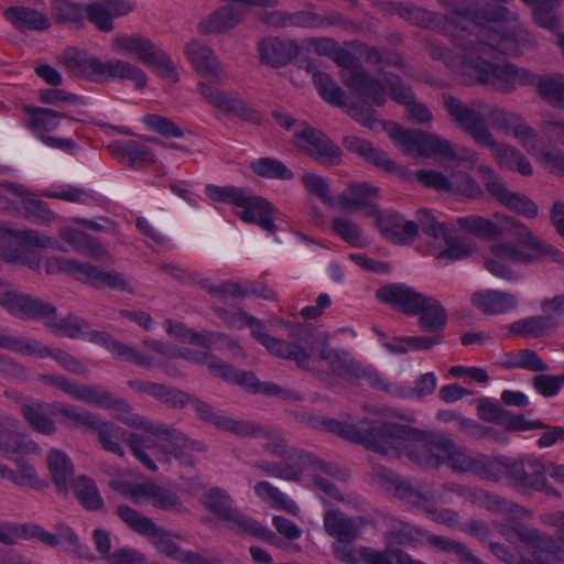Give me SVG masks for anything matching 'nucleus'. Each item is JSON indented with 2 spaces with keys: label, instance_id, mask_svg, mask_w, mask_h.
Masks as SVG:
<instances>
[{
  "label": "nucleus",
  "instance_id": "423d86ee",
  "mask_svg": "<svg viewBox=\"0 0 564 564\" xmlns=\"http://www.w3.org/2000/svg\"><path fill=\"white\" fill-rule=\"evenodd\" d=\"M43 382L63 391L70 398L95 405L105 410H112V416L122 423L139 430L147 431L154 436L160 435L161 430L149 423L143 416L133 412L131 405L113 395L110 391L89 384H78L63 377L46 375Z\"/></svg>",
  "mask_w": 564,
  "mask_h": 564
},
{
  "label": "nucleus",
  "instance_id": "7c9ffc66",
  "mask_svg": "<svg viewBox=\"0 0 564 564\" xmlns=\"http://www.w3.org/2000/svg\"><path fill=\"white\" fill-rule=\"evenodd\" d=\"M166 332L183 343L194 344L199 347L206 348L213 344L220 343L224 348H227L236 357H243L242 348L234 340L229 339L224 334L219 333H196L187 329L181 323L167 322Z\"/></svg>",
  "mask_w": 564,
  "mask_h": 564
},
{
  "label": "nucleus",
  "instance_id": "58836bf2",
  "mask_svg": "<svg viewBox=\"0 0 564 564\" xmlns=\"http://www.w3.org/2000/svg\"><path fill=\"white\" fill-rule=\"evenodd\" d=\"M132 10V6L123 0H108L101 3H94L88 7L89 20L100 30L108 32L112 30V19L124 15Z\"/></svg>",
  "mask_w": 564,
  "mask_h": 564
},
{
  "label": "nucleus",
  "instance_id": "37998d69",
  "mask_svg": "<svg viewBox=\"0 0 564 564\" xmlns=\"http://www.w3.org/2000/svg\"><path fill=\"white\" fill-rule=\"evenodd\" d=\"M534 86L540 95L550 104L556 107H564V77L558 74L538 76L535 75ZM558 126L557 137L564 142V124Z\"/></svg>",
  "mask_w": 564,
  "mask_h": 564
},
{
  "label": "nucleus",
  "instance_id": "f03ea898",
  "mask_svg": "<svg viewBox=\"0 0 564 564\" xmlns=\"http://www.w3.org/2000/svg\"><path fill=\"white\" fill-rule=\"evenodd\" d=\"M443 1L459 17L462 25L452 31L454 52L436 48L433 52L435 58L444 61L449 68L471 82L506 93L535 83V75L528 69L489 62L492 56L517 55L520 51L516 18H509L506 8L488 11L475 1Z\"/></svg>",
  "mask_w": 564,
  "mask_h": 564
},
{
  "label": "nucleus",
  "instance_id": "cd10ccee",
  "mask_svg": "<svg viewBox=\"0 0 564 564\" xmlns=\"http://www.w3.org/2000/svg\"><path fill=\"white\" fill-rule=\"evenodd\" d=\"M0 305L13 315L39 318L47 323L56 313L52 304L14 291L0 294Z\"/></svg>",
  "mask_w": 564,
  "mask_h": 564
},
{
  "label": "nucleus",
  "instance_id": "2f4dec72",
  "mask_svg": "<svg viewBox=\"0 0 564 564\" xmlns=\"http://www.w3.org/2000/svg\"><path fill=\"white\" fill-rule=\"evenodd\" d=\"M314 53L332 58L340 67L341 80L346 86L352 85V55L349 50L338 45L328 37H312L305 41Z\"/></svg>",
  "mask_w": 564,
  "mask_h": 564
},
{
  "label": "nucleus",
  "instance_id": "49530a36",
  "mask_svg": "<svg viewBox=\"0 0 564 564\" xmlns=\"http://www.w3.org/2000/svg\"><path fill=\"white\" fill-rule=\"evenodd\" d=\"M59 236L65 242L80 253L98 259L105 257L107 253L101 245L89 238L86 234L72 227L63 228Z\"/></svg>",
  "mask_w": 564,
  "mask_h": 564
},
{
  "label": "nucleus",
  "instance_id": "39448f33",
  "mask_svg": "<svg viewBox=\"0 0 564 564\" xmlns=\"http://www.w3.org/2000/svg\"><path fill=\"white\" fill-rule=\"evenodd\" d=\"M445 106L452 118L480 145L488 147L500 167L518 171L528 176L533 172L529 160L517 149L494 140L492 134L485 126L480 113L467 107L458 99L448 97Z\"/></svg>",
  "mask_w": 564,
  "mask_h": 564
},
{
  "label": "nucleus",
  "instance_id": "f257e3e1",
  "mask_svg": "<svg viewBox=\"0 0 564 564\" xmlns=\"http://www.w3.org/2000/svg\"><path fill=\"white\" fill-rule=\"evenodd\" d=\"M391 417L390 410L375 409L370 416L355 426V442L384 455L405 454L423 466L446 464L452 469L470 471L494 481L510 476L523 488L550 491L539 459L513 460L505 456L489 458L474 454L445 437L431 440L419 430L392 423Z\"/></svg>",
  "mask_w": 564,
  "mask_h": 564
},
{
  "label": "nucleus",
  "instance_id": "a19ab883",
  "mask_svg": "<svg viewBox=\"0 0 564 564\" xmlns=\"http://www.w3.org/2000/svg\"><path fill=\"white\" fill-rule=\"evenodd\" d=\"M47 468L58 491L67 492L74 474V466L66 453L52 449L47 454Z\"/></svg>",
  "mask_w": 564,
  "mask_h": 564
},
{
  "label": "nucleus",
  "instance_id": "e2e57ef3",
  "mask_svg": "<svg viewBox=\"0 0 564 564\" xmlns=\"http://www.w3.org/2000/svg\"><path fill=\"white\" fill-rule=\"evenodd\" d=\"M355 152H358L367 162L375 164L386 171H394L395 163L389 158L387 153L381 150L375 149L369 142L365 140H355Z\"/></svg>",
  "mask_w": 564,
  "mask_h": 564
},
{
  "label": "nucleus",
  "instance_id": "338daca9",
  "mask_svg": "<svg viewBox=\"0 0 564 564\" xmlns=\"http://www.w3.org/2000/svg\"><path fill=\"white\" fill-rule=\"evenodd\" d=\"M507 368H519L531 371H543L547 369L546 364L533 350H521L503 362Z\"/></svg>",
  "mask_w": 564,
  "mask_h": 564
},
{
  "label": "nucleus",
  "instance_id": "09e8293b",
  "mask_svg": "<svg viewBox=\"0 0 564 564\" xmlns=\"http://www.w3.org/2000/svg\"><path fill=\"white\" fill-rule=\"evenodd\" d=\"M556 327L550 314L519 319L510 325V332L521 336H542Z\"/></svg>",
  "mask_w": 564,
  "mask_h": 564
},
{
  "label": "nucleus",
  "instance_id": "4468645a",
  "mask_svg": "<svg viewBox=\"0 0 564 564\" xmlns=\"http://www.w3.org/2000/svg\"><path fill=\"white\" fill-rule=\"evenodd\" d=\"M0 236V258L11 263H19L29 267L32 270L40 269V256L35 251H18L11 248L13 243H24L36 248H52L63 250L59 242L50 237L40 235L32 229L13 230L6 226H1Z\"/></svg>",
  "mask_w": 564,
  "mask_h": 564
},
{
  "label": "nucleus",
  "instance_id": "c85d7f7f",
  "mask_svg": "<svg viewBox=\"0 0 564 564\" xmlns=\"http://www.w3.org/2000/svg\"><path fill=\"white\" fill-rule=\"evenodd\" d=\"M148 538L159 553L180 563L219 564V561L214 556H205L199 553L182 550L174 541L173 534L158 525L154 532L148 534Z\"/></svg>",
  "mask_w": 564,
  "mask_h": 564
},
{
  "label": "nucleus",
  "instance_id": "bf43d9fd",
  "mask_svg": "<svg viewBox=\"0 0 564 564\" xmlns=\"http://www.w3.org/2000/svg\"><path fill=\"white\" fill-rule=\"evenodd\" d=\"M145 65L170 84H176L180 80L177 69L171 56L160 46H158Z\"/></svg>",
  "mask_w": 564,
  "mask_h": 564
},
{
  "label": "nucleus",
  "instance_id": "c756f323",
  "mask_svg": "<svg viewBox=\"0 0 564 564\" xmlns=\"http://www.w3.org/2000/svg\"><path fill=\"white\" fill-rule=\"evenodd\" d=\"M424 295L404 283L388 284L377 291L380 301L410 316L419 314Z\"/></svg>",
  "mask_w": 564,
  "mask_h": 564
},
{
  "label": "nucleus",
  "instance_id": "aec40b11",
  "mask_svg": "<svg viewBox=\"0 0 564 564\" xmlns=\"http://www.w3.org/2000/svg\"><path fill=\"white\" fill-rule=\"evenodd\" d=\"M203 505L217 517L231 522L235 527L270 544L279 545L275 534L265 527L245 517L231 508L230 497L219 488L209 489L202 498Z\"/></svg>",
  "mask_w": 564,
  "mask_h": 564
},
{
  "label": "nucleus",
  "instance_id": "6e6552de",
  "mask_svg": "<svg viewBox=\"0 0 564 564\" xmlns=\"http://www.w3.org/2000/svg\"><path fill=\"white\" fill-rule=\"evenodd\" d=\"M144 344L158 356L170 359L182 358L193 364L204 365L215 376L237 383L250 392L268 395L283 394V390L279 386L271 382H261L252 372L239 371L206 351H194L189 348L171 349L154 340H145Z\"/></svg>",
  "mask_w": 564,
  "mask_h": 564
},
{
  "label": "nucleus",
  "instance_id": "dca6fc26",
  "mask_svg": "<svg viewBox=\"0 0 564 564\" xmlns=\"http://www.w3.org/2000/svg\"><path fill=\"white\" fill-rule=\"evenodd\" d=\"M420 215L422 231L427 237L431 252L438 260L440 264L460 260L475 250L474 245L469 241L454 240L449 235L448 228L444 224L436 221L430 212L422 210Z\"/></svg>",
  "mask_w": 564,
  "mask_h": 564
},
{
  "label": "nucleus",
  "instance_id": "e433bc0d",
  "mask_svg": "<svg viewBox=\"0 0 564 564\" xmlns=\"http://www.w3.org/2000/svg\"><path fill=\"white\" fill-rule=\"evenodd\" d=\"M248 13L245 6H224L199 22L198 30L203 34L220 33L240 23Z\"/></svg>",
  "mask_w": 564,
  "mask_h": 564
},
{
  "label": "nucleus",
  "instance_id": "5fc2aeb1",
  "mask_svg": "<svg viewBox=\"0 0 564 564\" xmlns=\"http://www.w3.org/2000/svg\"><path fill=\"white\" fill-rule=\"evenodd\" d=\"M312 79L319 96L326 102L337 107L344 106V93L328 74L314 70L312 74Z\"/></svg>",
  "mask_w": 564,
  "mask_h": 564
},
{
  "label": "nucleus",
  "instance_id": "bb28decb",
  "mask_svg": "<svg viewBox=\"0 0 564 564\" xmlns=\"http://www.w3.org/2000/svg\"><path fill=\"white\" fill-rule=\"evenodd\" d=\"M186 58L199 78L224 82L226 73L215 52L205 43L193 39L185 44Z\"/></svg>",
  "mask_w": 564,
  "mask_h": 564
},
{
  "label": "nucleus",
  "instance_id": "412c9836",
  "mask_svg": "<svg viewBox=\"0 0 564 564\" xmlns=\"http://www.w3.org/2000/svg\"><path fill=\"white\" fill-rule=\"evenodd\" d=\"M46 271L50 274L66 272L79 281L90 283L98 288L129 289L128 283L119 273L104 271L73 259L52 258L46 262Z\"/></svg>",
  "mask_w": 564,
  "mask_h": 564
},
{
  "label": "nucleus",
  "instance_id": "a18cd8bd",
  "mask_svg": "<svg viewBox=\"0 0 564 564\" xmlns=\"http://www.w3.org/2000/svg\"><path fill=\"white\" fill-rule=\"evenodd\" d=\"M6 18L20 30H45L48 28L46 17L33 9L14 7L6 10Z\"/></svg>",
  "mask_w": 564,
  "mask_h": 564
},
{
  "label": "nucleus",
  "instance_id": "4d7b16f0",
  "mask_svg": "<svg viewBox=\"0 0 564 564\" xmlns=\"http://www.w3.org/2000/svg\"><path fill=\"white\" fill-rule=\"evenodd\" d=\"M41 195L72 204H85L90 198L89 193L84 187L70 184H53L43 189Z\"/></svg>",
  "mask_w": 564,
  "mask_h": 564
},
{
  "label": "nucleus",
  "instance_id": "0eeeda50",
  "mask_svg": "<svg viewBox=\"0 0 564 564\" xmlns=\"http://www.w3.org/2000/svg\"><path fill=\"white\" fill-rule=\"evenodd\" d=\"M63 59L73 74L94 83H109L115 79L131 80L139 90L148 85L147 74L128 61L119 58L104 61L95 54L77 48L66 50Z\"/></svg>",
  "mask_w": 564,
  "mask_h": 564
},
{
  "label": "nucleus",
  "instance_id": "de8ad7c7",
  "mask_svg": "<svg viewBox=\"0 0 564 564\" xmlns=\"http://www.w3.org/2000/svg\"><path fill=\"white\" fill-rule=\"evenodd\" d=\"M0 440L9 448L8 452H0V456L18 460L20 455L34 453L39 446L25 435L15 431L4 429L0 431Z\"/></svg>",
  "mask_w": 564,
  "mask_h": 564
},
{
  "label": "nucleus",
  "instance_id": "79ce46f5",
  "mask_svg": "<svg viewBox=\"0 0 564 564\" xmlns=\"http://www.w3.org/2000/svg\"><path fill=\"white\" fill-rule=\"evenodd\" d=\"M224 82H214L212 78H200L197 84V91L200 97L215 108L236 111L241 106V100L227 95L218 88Z\"/></svg>",
  "mask_w": 564,
  "mask_h": 564
},
{
  "label": "nucleus",
  "instance_id": "0e129e2a",
  "mask_svg": "<svg viewBox=\"0 0 564 564\" xmlns=\"http://www.w3.org/2000/svg\"><path fill=\"white\" fill-rule=\"evenodd\" d=\"M118 514L122 521L141 535L148 536L150 532L156 530V524L150 518L130 507L119 506Z\"/></svg>",
  "mask_w": 564,
  "mask_h": 564
},
{
  "label": "nucleus",
  "instance_id": "69168bd1",
  "mask_svg": "<svg viewBox=\"0 0 564 564\" xmlns=\"http://www.w3.org/2000/svg\"><path fill=\"white\" fill-rule=\"evenodd\" d=\"M469 500L480 507L496 512H512L513 506L500 499L496 495H491L482 489H474L468 494Z\"/></svg>",
  "mask_w": 564,
  "mask_h": 564
},
{
  "label": "nucleus",
  "instance_id": "5701e85b",
  "mask_svg": "<svg viewBox=\"0 0 564 564\" xmlns=\"http://www.w3.org/2000/svg\"><path fill=\"white\" fill-rule=\"evenodd\" d=\"M112 487L134 503L149 502L159 509H172L181 506L180 499L175 494L153 481L116 480L112 482Z\"/></svg>",
  "mask_w": 564,
  "mask_h": 564
},
{
  "label": "nucleus",
  "instance_id": "a878e982",
  "mask_svg": "<svg viewBox=\"0 0 564 564\" xmlns=\"http://www.w3.org/2000/svg\"><path fill=\"white\" fill-rule=\"evenodd\" d=\"M248 327L251 329V335L258 339L270 354L281 358L292 359L301 368H307L310 366L312 355L305 348L297 344L269 336L265 333L264 325L253 317L250 318Z\"/></svg>",
  "mask_w": 564,
  "mask_h": 564
},
{
  "label": "nucleus",
  "instance_id": "2eb2a0df",
  "mask_svg": "<svg viewBox=\"0 0 564 564\" xmlns=\"http://www.w3.org/2000/svg\"><path fill=\"white\" fill-rule=\"evenodd\" d=\"M543 243L550 249L549 253H543L544 256L554 257L557 261L562 259L560 252L554 251L547 243ZM528 249L534 252V254L509 242L495 243L485 258V268L496 278L510 282L518 281L521 278L518 265L529 263L535 256L540 254L530 248Z\"/></svg>",
  "mask_w": 564,
  "mask_h": 564
},
{
  "label": "nucleus",
  "instance_id": "603ef678",
  "mask_svg": "<svg viewBox=\"0 0 564 564\" xmlns=\"http://www.w3.org/2000/svg\"><path fill=\"white\" fill-rule=\"evenodd\" d=\"M193 406L202 419L213 422L216 426L220 429L231 431L239 435H247L250 433V429L246 423L235 421L230 417L214 414L210 405L203 401H195Z\"/></svg>",
  "mask_w": 564,
  "mask_h": 564
},
{
  "label": "nucleus",
  "instance_id": "6e6d98bb",
  "mask_svg": "<svg viewBox=\"0 0 564 564\" xmlns=\"http://www.w3.org/2000/svg\"><path fill=\"white\" fill-rule=\"evenodd\" d=\"M0 347L17 354L40 358L51 355L50 350L37 341L2 334H0Z\"/></svg>",
  "mask_w": 564,
  "mask_h": 564
},
{
  "label": "nucleus",
  "instance_id": "f8f14e48",
  "mask_svg": "<svg viewBox=\"0 0 564 564\" xmlns=\"http://www.w3.org/2000/svg\"><path fill=\"white\" fill-rule=\"evenodd\" d=\"M279 126L285 130H293V143L317 162L325 165H336L341 161V150L322 131H318L304 121H296L288 113L276 111L273 113Z\"/></svg>",
  "mask_w": 564,
  "mask_h": 564
},
{
  "label": "nucleus",
  "instance_id": "774afa93",
  "mask_svg": "<svg viewBox=\"0 0 564 564\" xmlns=\"http://www.w3.org/2000/svg\"><path fill=\"white\" fill-rule=\"evenodd\" d=\"M480 192L479 185L467 173L453 172L451 174L448 193L476 197Z\"/></svg>",
  "mask_w": 564,
  "mask_h": 564
},
{
  "label": "nucleus",
  "instance_id": "9d476101",
  "mask_svg": "<svg viewBox=\"0 0 564 564\" xmlns=\"http://www.w3.org/2000/svg\"><path fill=\"white\" fill-rule=\"evenodd\" d=\"M391 94L392 98L400 104H404L409 117L417 123H429L432 121V112L423 104L412 100V93L404 87L398 77L387 76L384 84L368 78L364 72L355 67V97H366L377 105H382L386 94Z\"/></svg>",
  "mask_w": 564,
  "mask_h": 564
},
{
  "label": "nucleus",
  "instance_id": "f704fd0d",
  "mask_svg": "<svg viewBox=\"0 0 564 564\" xmlns=\"http://www.w3.org/2000/svg\"><path fill=\"white\" fill-rule=\"evenodd\" d=\"M261 61L272 67H282L300 54V46L293 40L267 37L259 43Z\"/></svg>",
  "mask_w": 564,
  "mask_h": 564
},
{
  "label": "nucleus",
  "instance_id": "3c124183",
  "mask_svg": "<svg viewBox=\"0 0 564 564\" xmlns=\"http://www.w3.org/2000/svg\"><path fill=\"white\" fill-rule=\"evenodd\" d=\"M436 340L424 336H402L382 341V347L392 355H402L408 351L430 349Z\"/></svg>",
  "mask_w": 564,
  "mask_h": 564
},
{
  "label": "nucleus",
  "instance_id": "c03bdc74",
  "mask_svg": "<svg viewBox=\"0 0 564 564\" xmlns=\"http://www.w3.org/2000/svg\"><path fill=\"white\" fill-rule=\"evenodd\" d=\"M417 315L420 327L426 332L438 330L447 322V313L442 303L429 295H424Z\"/></svg>",
  "mask_w": 564,
  "mask_h": 564
},
{
  "label": "nucleus",
  "instance_id": "72a5a7b5",
  "mask_svg": "<svg viewBox=\"0 0 564 564\" xmlns=\"http://www.w3.org/2000/svg\"><path fill=\"white\" fill-rule=\"evenodd\" d=\"M158 46L151 39L137 33L116 34L111 41L113 53L143 64L148 63Z\"/></svg>",
  "mask_w": 564,
  "mask_h": 564
},
{
  "label": "nucleus",
  "instance_id": "13d9d810",
  "mask_svg": "<svg viewBox=\"0 0 564 564\" xmlns=\"http://www.w3.org/2000/svg\"><path fill=\"white\" fill-rule=\"evenodd\" d=\"M262 446L268 453L278 457L288 456L291 459H299L303 463L311 462L310 454L297 449H290L285 440L279 433H267L264 435Z\"/></svg>",
  "mask_w": 564,
  "mask_h": 564
},
{
  "label": "nucleus",
  "instance_id": "4be33fe9",
  "mask_svg": "<svg viewBox=\"0 0 564 564\" xmlns=\"http://www.w3.org/2000/svg\"><path fill=\"white\" fill-rule=\"evenodd\" d=\"M499 115L509 123L506 133L513 138L538 160L552 170L564 172V155L557 151H543L540 149L541 139L534 130L514 115L500 111Z\"/></svg>",
  "mask_w": 564,
  "mask_h": 564
},
{
  "label": "nucleus",
  "instance_id": "393cba45",
  "mask_svg": "<svg viewBox=\"0 0 564 564\" xmlns=\"http://www.w3.org/2000/svg\"><path fill=\"white\" fill-rule=\"evenodd\" d=\"M324 528L334 539L333 552L335 556L352 564V521L338 510H328L324 514Z\"/></svg>",
  "mask_w": 564,
  "mask_h": 564
},
{
  "label": "nucleus",
  "instance_id": "c9c22d12",
  "mask_svg": "<svg viewBox=\"0 0 564 564\" xmlns=\"http://www.w3.org/2000/svg\"><path fill=\"white\" fill-rule=\"evenodd\" d=\"M471 303L480 312L490 315L507 314L518 307V300L513 294L492 289L475 292Z\"/></svg>",
  "mask_w": 564,
  "mask_h": 564
},
{
  "label": "nucleus",
  "instance_id": "052dcab7",
  "mask_svg": "<svg viewBox=\"0 0 564 564\" xmlns=\"http://www.w3.org/2000/svg\"><path fill=\"white\" fill-rule=\"evenodd\" d=\"M45 405L34 401H28L23 404L22 412L26 421L39 432L51 434L55 431L53 421L47 417Z\"/></svg>",
  "mask_w": 564,
  "mask_h": 564
},
{
  "label": "nucleus",
  "instance_id": "864d4df0",
  "mask_svg": "<svg viewBox=\"0 0 564 564\" xmlns=\"http://www.w3.org/2000/svg\"><path fill=\"white\" fill-rule=\"evenodd\" d=\"M72 486L75 496L85 508L97 510L104 506L99 490L91 479L79 476L72 481Z\"/></svg>",
  "mask_w": 564,
  "mask_h": 564
},
{
  "label": "nucleus",
  "instance_id": "8fccbe9b",
  "mask_svg": "<svg viewBox=\"0 0 564 564\" xmlns=\"http://www.w3.org/2000/svg\"><path fill=\"white\" fill-rule=\"evenodd\" d=\"M256 495L273 508L283 509L292 514H297V505L268 481H260L254 486Z\"/></svg>",
  "mask_w": 564,
  "mask_h": 564
},
{
  "label": "nucleus",
  "instance_id": "680f3d73",
  "mask_svg": "<svg viewBox=\"0 0 564 564\" xmlns=\"http://www.w3.org/2000/svg\"><path fill=\"white\" fill-rule=\"evenodd\" d=\"M251 170L259 176L267 178L291 180L293 172L278 160L270 158L258 159L250 164Z\"/></svg>",
  "mask_w": 564,
  "mask_h": 564
},
{
  "label": "nucleus",
  "instance_id": "4c0bfd02",
  "mask_svg": "<svg viewBox=\"0 0 564 564\" xmlns=\"http://www.w3.org/2000/svg\"><path fill=\"white\" fill-rule=\"evenodd\" d=\"M263 21L273 28H322L326 25L325 19L311 11L290 13L282 10L265 13Z\"/></svg>",
  "mask_w": 564,
  "mask_h": 564
},
{
  "label": "nucleus",
  "instance_id": "473e14b6",
  "mask_svg": "<svg viewBox=\"0 0 564 564\" xmlns=\"http://www.w3.org/2000/svg\"><path fill=\"white\" fill-rule=\"evenodd\" d=\"M377 226L387 239L398 245L410 243L417 235V225L395 212L379 213Z\"/></svg>",
  "mask_w": 564,
  "mask_h": 564
},
{
  "label": "nucleus",
  "instance_id": "ddd939ff",
  "mask_svg": "<svg viewBox=\"0 0 564 564\" xmlns=\"http://www.w3.org/2000/svg\"><path fill=\"white\" fill-rule=\"evenodd\" d=\"M516 534L522 543V555L510 554L503 545L494 544L491 549L498 558L509 564H564V553L550 536L529 528H520Z\"/></svg>",
  "mask_w": 564,
  "mask_h": 564
},
{
  "label": "nucleus",
  "instance_id": "9b49d317",
  "mask_svg": "<svg viewBox=\"0 0 564 564\" xmlns=\"http://www.w3.org/2000/svg\"><path fill=\"white\" fill-rule=\"evenodd\" d=\"M457 225L466 232L487 238L511 232L523 248H530L539 253L550 252L549 247L539 237L534 236L528 227L502 214H495L492 219L476 215L460 217L457 219Z\"/></svg>",
  "mask_w": 564,
  "mask_h": 564
},
{
  "label": "nucleus",
  "instance_id": "f3484780",
  "mask_svg": "<svg viewBox=\"0 0 564 564\" xmlns=\"http://www.w3.org/2000/svg\"><path fill=\"white\" fill-rule=\"evenodd\" d=\"M302 183L311 194L316 195L329 206L333 215V229L336 235H338L345 241L351 242V197L349 195L343 194L336 199H332L326 180L314 173H304L302 175Z\"/></svg>",
  "mask_w": 564,
  "mask_h": 564
},
{
  "label": "nucleus",
  "instance_id": "a211bd4d",
  "mask_svg": "<svg viewBox=\"0 0 564 564\" xmlns=\"http://www.w3.org/2000/svg\"><path fill=\"white\" fill-rule=\"evenodd\" d=\"M25 111L29 115L25 128L42 144L67 153L76 149V143L70 138L56 135L63 129V121L66 119L64 113L42 107H26Z\"/></svg>",
  "mask_w": 564,
  "mask_h": 564
},
{
  "label": "nucleus",
  "instance_id": "20e7f679",
  "mask_svg": "<svg viewBox=\"0 0 564 564\" xmlns=\"http://www.w3.org/2000/svg\"><path fill=\"white\" fill-rule=\"evenodd\" d=\"M355 120L372 130L382 128L394 145L412 158H442L470 163H475L478 159L476 152L465 148H454L451 142L440 135L421 130H406L393 122L384 123L375 116L372 110L355 113Z\"/></svg>",
  "mask_w": 564,
  "mask_h": 564
},
{
  "label": "nucleus",
  "instance_id": "6ab92c4d",
  "mask_svg": "<svg viewBox=\"0 0 564 564\" xmlns=\"http://www.w3.org/2000/svg\"><path fill=\"white\" fill-rule=\"evenodd\" d=\"M58 330L64 336L73 338L84 337L91 343L105 346L113 356L141 366H150L155 360V357L149 358L135 351L133 348L113 340L107 333L89 330L86 321L79 317L70 316L63 319Z\"/></svg>",
  "mask_w": 564,
  "mask_h": 564
},
{
  "label": "nucleus",
  "instance_id": "b1692460",
  "mask_svg": "<svg viewBox=\"0 0 564 564\" xmlns=\"http://www.w3.org/2000/svg\"><path fill=\"white\" fill-rule=\"evenodd\" d=\"M479 172L488 192L501 204L517 214L533 219L539 214L536 204L524 195L508 192L505 184L496 173L487 165H480Z\"/></svg>",
  "mask_w": 564,
  "mask_h": 564
},
{
  "label": "nucleus",
  "instance_id": "1a4fd4ad",
  "mask_svg": "<svg viewBox=\"0 0 564 564\" xmlns=\"http://www.w3.org/2000/svg\"><path fill=\"white\" fill-rule=\"evenodd\" d=\"M206 196L213 203L230 205L247 224H257L263 230L275 232V207L261 196L253 195L249 189L236 186H217L209 184L205 187Z\"/></svg>",
  "mask_w": 564,
  "mask_h": 564
},
{
  "label": "nucleus",
  "instance_id": "ea45409f",
  "mask_svg": "<svg viewBox=\"0 0 564 564\" xmlns=\"http://www.w3.org/2000/svg\"><path fill=\"white\" fill-rule=\"evenodd\" d=\"M35 538L40 541L54 542L50 532L34 523L17 524L0 522V542L6 544H15L24 539Z\"/></svg>",
  "mask_w": 564,
  "mask_h": 564
},
{
  "label": "nucleus",
  "instance_id": "7ed1b4c3",
  "mask_svg": "<svg viewBox=\"0 0 564 564\" xmlns=\"http://www.w3.org/2000/svg\"><path fill=\"white\" fill-rule=\"evenodd\" d=\"M52 413L62 415L65 423L74 427L95 430L101 446L119 456L123 455L121 442L127 441L135 458L149 470H156L155 459H170L164 445H159L152 437H141L138 434H128L122 427L109 421L101 420L89 411H78L75 406L52 405Z\"/></svg>",
  "mask_w": 564,
  "mask_h": 564
}]
</instances>
